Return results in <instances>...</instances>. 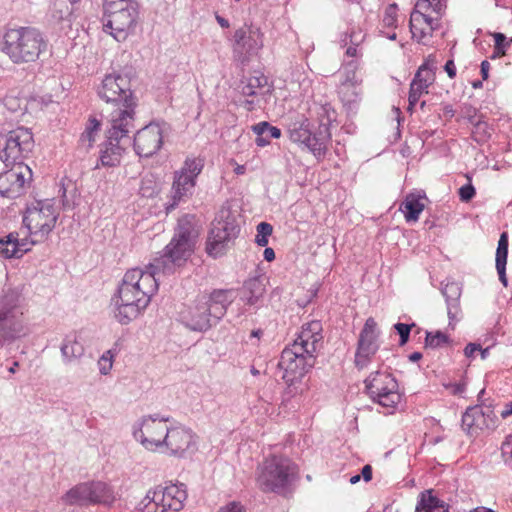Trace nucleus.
<instances>
[{
	"label": "nucleus",
	"instance_id": "nucleus-1",
	"mask_svg": "<svg viewBox=\"0 0 512 512\" xmlns=\"http://www.w3.org/2000/svg\"><path fill=\"white\" fill-rule=\"evenodd\" d=\"M198 232L191 226H178L173 238L164 249V254L155 258L146 270L133 268L128 270L122 279L126 285H132L136 295L148 304L158 290V276L170 275L176 267L183 265L192 255Z\"/></svg>",
	"mask_w": 512,
	"mask_h": 512
},
{
	"label": "nucleus",
	"instance_id": "nucleus-2",
	"mask_svg": "<svg viewBox=\"0 0 512 512\" xmlns=\"http://www.w3.org/2000/svg\"><path fill=\"white\" fill-rule=\"evenodd\" d=\"M322 331L318 320L305 323L293 344L282 351L278 367L284 371L283 379L288 385L285 396L297 393L294 385L314 366L315 353L323 341Z\"/></svg>",
	"mask_w": 512,
	"mask_h": 512
},
{
	"label": "nucleus",
	"instance_id": "nucleus-3",
	"mask_svg": "<svg viewBox=\"0 0 512 512\" xmlns=\"http://www.w3.org/2000/svg\"><path fill=\"white\" fill-rule=\"evenodd\" d=\"M234 299L232 289H215L209 295L198 297L192 305L181 312V321L192 331L205 332L224 317Z\"/></svg>",
	"mask_w": 512,
	"mask_h": 512
},
{
	"label": "nucleus",
	"instance_id": "nucleus-4",
	"mask_svg": "<svg viewBox=\"0 0 512 512\" xmlns=\"http://www.w3.org/2000/svg\"><path fill=\"white\" fill-rule=\"evenodd\" d=\"M335 114L333 109L322 106L317 122L307 118L292 122L288 128L290 140L307 148L317 159L324 158L331 141L330 125Z\"/></svg>",
	"mask_w": 512,
	"mask_h": 512
},
{
	"label": "nucleus",
	"instance_id": "nucleus-5",
	"mask_svg": "<svg viewBox=\"0 0 512 512\" xmlns=\"http://www.w3.org/2000/svg\"><path fill=\"white\" fill-rule=\"evenodd\" d=\"M48 42L43 33L31 26L9 28L1 42V51L14 64L36 62L46 52Z\"/></svg>",
	"mask_w": 512,
	"mask_h": 512
},
{
	"label": "nucleus",
	"instance_id": "nucleus-6",
	"mask_svg": "<svg viewBox=\"0 0 512 512\" xmlns=\"http://www.w3.org/2000/svg\"><path fill=\"white\" fill-rule=\"evenodd\" d=\"M25 297L19 288H6L0 294V343H12L26 336L29 328L24 313Z\"/></svg>",
	"mask_w": 512,
	"mask_h": 512
},
{
	"label": "nucleus",
	"instance_id": "nucleus-7",
	"mask_svg": "<svg viewBox=\"0 0 512 512\" xmlns=\"http://www.w3.org/2000/svg\"><path fill=\"white\" fill-rule=\"evenodd\" d=\"M297 466L287 457L273 455L267 458L257 477L262 491L285 495L296 480Z\"/></svg>",
	"mask_w": 512,
	"mask_h": 512
},
{
	"label": "nucleus",
	"instance_id": "nucleus-8",
	"mask_svg": "<svg viewBox=\"0 0 512 512\" xmlns=\"http://www.w3.org/2000/svg\"><path fill=\"white\" fill-rule=\"evenodd\" d=\"M204 167L201 158H186L180 170L174 173L170 200L166 203V211L171 212L180 202L187 201L194 192L196 179Z\"/></svg>",
	"mask_w": 512,
	"mask_h": 512
},
{
	"label": "nucleus",
	"instance_id": "nucleus-9",
	"mask_svg": "<svg viewBox=\"0 0 512 512\" xmlns=\"http://www.w3.org/2000/svg\"><path fill=\"white\" fill-rule=\"evenodd\" d=\"M138 15V2L128 0L125 5L113 8L111 11H104L103 31L112 35L118 42H122L130 33L134 32Z\"/></svg>",
	"mask_w": 512,
	"mask_h": 512
},
{
	"label": "nucleus",
	"instance_id": "nucleus-10",
	"mask_svg": "<svg viewBox=\"0 0 512 512\" xmlns=\"http://www.w3.org/2000/svg\"><path fill=\"white\" fill-rule=\"evenodd\" d=\"M34 148L32 132L18 127L0 136V162L6 167L18 163L29 156Z\"/></svg>",
	"mask_w": 512,
	"mask_h": 512
},
{
	"label": "nucleus",
	"instance_id": "nucleus-11",
	"mask_svg": "<svg viewBox=\"0 0 512 512\" xmlns=\"http://www.w3.org/2000/svg\"><path fill=\"white\" fill-rule=\"evenodd\" d=\"M97 95L103 101L115 106L138 103L131 88V79L127 75L112 73L106 75L97 88Z\"/></svg>",
	"mask_w": 512,
	"mask_h": 512
},
{
	"label": "nucleus",
	"instance_id": "nucleus-12",
	"mask_svg": "<svg viewBox=\"0 0 512 512\" xmlns=\"http://www.w3.org/2000/svg\"><path fill=\"white\" fill-rule=\"evenodd\" d=\"M29 238L19 239L13 233L0 238V258H21L30 251L31 246L41 242L52 231L51 226H25Z\"/></svg>",
	"mask_w": 512,
	"mask_h": 512
},
{
	"label": "nucleus",
	"instance_id": "nucleus-13",
	"mask_svg": "<svg viewBox=\"0 0 512 512\" xmlns=\"http://www.w3.org/2000/svg\"><path fill=\"white\" fill-rule=\"evenodd\" d=\"M137 102L128 105L115 106L109 114V128L106 136L110 139L120 140L132 144V135L136 132V108Z\"/></svg>",
	"mask_w": 512,
	"mask_h": 512
},
{
	"label": "nucleus",
	"instance_id": "nucleus-14",
	"mask_svg": "<svg viewBox=\"0 0 512 512\" xmlns=\"http://www.w3.org/2000/svg\"><path fill=\"white\" fill-rule=\"evenodd\" d=\"M132 288V285H126L121 281L117 294L112 298L115 318L123 325L137 318L149 305L146 301L142 303V299Z\"/></svg>",
	"mask_w": 512,
	"mask_h": 512
},
{
	"label": "nucleus",
	"instance_id": "nucleus-15",
	"mask_svg": "<svg viewBox=\"0 0 512 512\" xmlns=\"http://www.w3.org/2000/svg\"><path fill=\"white\" fill-rule=\"evenodd\" d=\"M167 418L144 417L138 429L133 432L134 438L150 451L163 449L169 427Z\"/></svg>",
	"mask_w": 512,
	"mask_h": 512
},
{
	"label": "nucleus",
	"instance_id": "nucleus-16",
	"mask_svg": "<svg viewBox=\"0 0 512 512\" xmlns=\"http://www.w3.org/2000/svg\"><path fill=\"white\" fill-rule=\"evenodd\" d=\"M9 166L14 167L0 174V194L13 199L24 193L25 184L32 179V171L23 160Z\"/></svg>",
	"mask_w": 512,
	"mask_h": 512
},
{
	"label": "nucleus",
	"instance_id": "nucleus-17",
	"mask_svg": "<svg viewBox=\"0 0 512 512\" xmlns=\"http://www.w3.org/2000/svg\"><path fill=\"white\" fill-rule=\"evenodd\" d=\"M378 336L379 332L377 331V323L374 318L369 317L366 320L358 339L355 365L359 369L365 368L370 362L371 357L377 352L379 348L377 344Z\"/></svg>",
	"mask_w": 512,
	"mask_h": 512
},
{
	"label": "nucleus",
	"instance_id": "nucleus-18",
	"mask_svg": "<svg viewBox=\"0 0 512 512\" xmlns=\"http://www.w3.org/2000/svg\"><path fill=\"white\" fill-rule=\"evenodd\" d=\"M163 144L161 128L153 123L136 130L132 144L137 155L149 158L156 154Z\"/></svg>",
	"mask_w": 512,
	"mask_h": 512
},
{
	"label": "nucleus",
	"instance_id": "nucleus-19",
	"mask_svg": "<svg viewBox=\"0 0 512 512\" xmlns=\"http://www.w3.org/2000/svg\"><path fill=\"white\" fill-rule=\"evenodd\" d=\"M59 216V207L55 199L34 200L27 204L22 224H55Z\"/></svg>",
	"mask_w": 512,
	"mask_h": 512
},
{
	"label": "nucleus",
	"instance_id": "nucleus-20",
	"mask_svg": "<svg viewBox=\"0 0 512 512\" xmlns=\"http://www.w3.org/2000/svg\"><path fill=\"white\" fill-rule=\"evenodd\" d=\"M239 226H213L208 233L206 252L213 258L223 256L237 237Z\"/></svg>",
	"mask_w": 512,
	"mask_h": 512
},
{
	"label": "nucleus",
	"instance_id": "nucleus-21",
	"mask_svg": "<svg viewBox=\"0 0 512 512\" xmlns=\"http://www.w3.org/2000/svg\"><path fill=\"white\" fill-rule=\"evenodd\" d=\"M195 436L190 429L184 427L169 428L163 448L170 456L184 457L186 452L195 448Z\"/></svg>",
	"mask_w": 512,
	"mask_h": 512
},
{
	"label": "nucleus",
	"instance_id": "nucleus-22",
	"mask_svg": "<svg viewBox=\"0 0 512 512\" xmlns=\"http://www.w3.org/2000/svg\"><path fill=\"white\" fill-rule=\"evenodd\" d=\"M130 145L129 143L110 139V137L106 136V139L99 145V158L95 168L117 167L120 165L122 157Z\"/></svg>",
	"mask_w": 512,
	"mask_h": 512
},
{
	"label": "nucleus",
	"instance_id": "nucleus-23",
	"mask_svg": "<svg viewBox=\"0 0 512 512\" xmlns=\"http://www.w3.org/2000/svg\"><path fill=\"white\" fill-rule=\"evenodd\" d=\"M409 27L412 38L420 42L427 35L431 36L433 31L438 29L439 18H433L427 12L414 8L410 15Z\"/></svg>",
	"mask_w": 512,
	"mask_h": 512
},
{
	"label": "nucleus",
	"instance_id": "nucleus-24",
	"mask_svg": "<svg viewBox=\"0 0 512 512\" xmlns=\"http://www.w3.org/2000/svg\"><path fill=\"white\" fill-rule=\"evenodd\" d=\"M428 198L424 191L414 190L407 193L400 203L398 211L407 222H416L423 212Z\"/></svg>",
	"mask_w": 512,
	"mask_h": 512
},
{
	"label": "nucleus",
	"instance_id": "nucleus-25",
	"mask_svg": "<svg viewBox=\"0 0 512 512\" xmlns=\"http://www.w3.org/2000/svg\"><path fill=\"white\" fill-rule=\"evenodd\" d=\"M442 294L446 299L447 313L451 323L460 312L462 288L457 282H448L442 288Z\"/></svg>",
	"mask_w": 512,
	"mask_h": 512
},
{
	"label": "nucleus",
	"instance_id": "nucleus-26",
	"mask_svg": "<svg viewBox=\"0 0 512 512\" xmlns=\"http://www.w3.org/2000/svg\"><path fill=\"white\" fill-rule=\"evenodd\" d=\"M244 224L245 219L240 213V205L237 201H226L217 212L211 224Z\"/></svg>",
	"mask_w": 512,
	"mask_h": 512
},
{
	"label": "nucleus",
	"instance_id": "nucleus-27",
	"mask_svg": "<svg viewBox=\"0 0 512 512\" xmlns=\"http://www.w3.org/2000/svg\"><path fill=\"white\" fill-rule=\"evenodd\" d=\"M164 495V512H179L183 508V503L187 498V493L184 489L176 485L163 487Z\"/></svg>",
	"mask_w": 512,
	"mask_h": 512
},
{
	"label": "nucleus",
	"instance_id": "nucleus-28",
	"mask_svg": "<svg viewBox=\"0 0 512 512\" xmlns=\"http://www.w3.org/2000/svg\"><path fill=\"white\" fill-rule=\"evenodd\" d=\"M367 394L378 392L379 388L386 385L387 390L398 389L395 378L386 372L376 371L371 373L364 381Z\"/></svg>",
	"mask_w": 512,
	"mask_h": 512
},
{
	"label": "nucleus",
	"instance_id": "nucleus-29",
	"mask_svg": "<svg viewBox=\"0 0 512 512\" xmlns=\"http://www.w3.org/2000/svg\"><path fill=\"white\" fill-rule=\"evenodd\" d=\"M486 412L476 405L468 407L462 416V429L469 435L474 429H483L486 426Z\"/></svg>",
	"mask_w": 512,
	"mask_h": 512
},
{
	"label": "nucleus",
	"instance_id": "nucleus-30",
	"mask_svg": "<svg viewBox=\"0 0 512 512\" xmlns=\"http://www.w3.org/2000/svg\"><path fill=\"white\" fill-rule=\"evenodd\" d=\"M251 130L256 134L255 143L258 147H265L270 144L271 139H278L282 135L281 129L267 121L253 125Z\"/></svg>",
	"mask_w": 512,
	"mask_h": 512
},
{
	"label": "nucleus",
	"instance_id": "nucleus-31",
	"mask_svg": "<svg viewBox=\"0 0 512 512\" xmlns=\"http://www.w3.org/2000/svg\"><path fill=\"white\" fill-rule=\"evenodd\" d=\"M508 235L506 232H503L500 235L498 246L496 250V270L499 276L500 282L507 287L508 280L506 276V264H507V256H508Z\"/></svg>",
	"mask_w": 512,
	"mask_h": 512
},
{
	"label": "nucleus",
	"instance_id": "nucleus-32",
	"mask_svg": "<svg viewBox=\"0 0 512 512\" xmlns=\"http://www.w3.org/2000/svg\"><path fill=\"white\" fill-rule=\"evenodd\" d=\"M267 78L264 75L248 77L241 81V94L245 97H255L270 93Z\"/></svg>",
	"mask_w": 512,
	"mask_h": 512
},
{
	"label": "nucleus",
	"instance_id": "nucleus-33",
	"mask_svg": "<svg viewBox=\"0 0 512 512\" xmlns=\"http://www.w3.org/2000/svg\"><path fill=\"white\" fill-rule=\"evenodd\" d=\"M90 497L91 491L89 490L88 483H80L63 495L62 500L70 506H85L91 503Z\"/></svg>",
	"mask_w": 512,
	"mask_h": 512
},
{
	"label": "nucleus",
	"instance_id": "nucleus-34",
	"mask_svg": "<svg viewBox=\"0 0 512 512\" xmlns=\"http://www.w3.org/2000/svg\"><path fill=\"white\" fill-rule=\"evenodd\" d=\"M415 512H448V506L434 496L431 490H426L421 493Z\"/></svg>",
	"mask_w": 512,
	"mask_h": 512
},
{
	"label": "nucleus",
	"instance_id": "nucleus-35",
	"mask_svg": "<svg viewBox=\"0 0 512 512\" xmlns=\"http://www.w3.org/2000/svg\"><path fill=\"white\" fill-rule=\"evenodd\" d=\"M243 290L246 295V303L248 305H256L266 292L264 279L254 277L245 281Z\"/></svg>",
	"mask_w": 512,
	"mask_h": 512
},
{
	"label": "nucleus",
	"instance_id": "nucleus-36",
	"mask_svg": "<svg viewBox=\"0 0 512 512\" xmlns=\"http://www.w3.org/2000/svg\"><path fill=\"white\" fill-rule=\"evenodd\" d=\"M60 350L66 362H71L84 354V346L78 341L76 333L69 334L65 337Z\"/></svg>",
	"mask_w": 512,
	"mask_h": 512
},
{
	"label": "nucleus",
	"instance_id": "nucleus-37",
	"mask_svg": "<svg viewBox=\"0 0 512 512\" xmlns=\"http://www.w3.org/2000/svg\"><path fill=\"white\" fill-rule=\"evenodd\" d=\"M436 69V56L430 54L424 59L423 63L419 66L413 79H416L418 82L423 81L424 85H426V83L433 84L436 79Z\"/></svg>",
	"mask_w": 512,
	"mask_h": 512
},
{
	"label": "nucleus",
	"instance_id": "nucleus-38",
	"mask_svg": "<svg viewBox=\"0 0 512 512\" xmlns=\"http://www.w3.org/2000/svg\"><path fill=\"white\" fill-rule=\"evenodd\" d=\"M75 9L67 0H50L49 15L57 21L70 22Z\"/></svg>",
	"mask_w": 512,
	"mask_h": 512
},
{
	"label": "nucleus",
	"instance_id": "nucleus-39",
	"mask_svg": "<svg viewBox=\"0 0 512 512\" xmlns=\"http://www.w3.org/2000/svg\"><path fill=\"white\" fill-rule=\"evenodd\" d=\"M371 400L386 408H394L400 401L398 389L387 390L386 385L379 388L378 393L369 394Z\"/></svg>",
	"mask_w": 512,
	"mask_h": 512
},
{
	"label": "nucleus",
	"instance_id": "nucleus-40",
	"mask_svg": "<svg viewBox=\"0 0 512 512\" xmlns=\"http://www.w3.org/2000/svg\"><path fill=\"white\" fill-rule=\"evenodd\" d=\"M91 491V503H110L113 500L112 491L109 486L103 482L88 483Z\"/></svg>",
	"mask_w": 512,
	"mask_h": 512
},
{
	"label": "nucleus",
	"instance_id": "nucleus-41",
	"mask_svg": "<svg viewBox=\"0 0 512 512\" xmlns=\"http://www.w3.org/2000/svg\"><path fill=\"white\" fill-rule=\"evenodd\" d=\"M252 38L247 35V31L244 28H239L234 32L233 35V52L239 57L245 53H248L251 46Z\"/></svg>",
	"mask_w": 512,
	"mask_h": 512
},
{
	"label": "nucleus",
	"instance_id": "nucleus-42",
	"mask_svg": "<svg viewBox=\"0 0 512 512\" xmlns=\"http://www.w3.org/2000/svg\"><path fill=\"white\" fill-rule=\"evenodd\" d=\"M358 69V61L356 59H352L347 61L342 66V74L344 76L343 85H350L351 87H356L361 83V79L357 76Z\"/></svg>",
	"mask_w": 512,
	"mask_h": 512
},
{
	"label": "nucleus",
	"instance_id": "nucleus-43",
	"mask_svg": "<svg viewBox=\"0 0 512 512\" xmlns=\"http://www.w3.org/2000/svg\"><path fill=\"white\" fill-rule=\"evenodd\" d=\"M478 109L470 103H463L460 108L461 118L466 119L474 128L487 127V123L478 118Z\"/></svg>",
	"mask_w": 512,
	"mask_h": 512
},
{
	"label": "nucleus",
	"instance_id": "nucleus-44",
	"mask_svg": "<svg viewBox=\"0 0 512 512\" xmlns=\"http://www.w3.org/2000/svg\"><path fill=\"white\" fill-rule=\"evenodd\" d=\"M494 38V49L491 56L492 59L501 58L506 55L508 49L512 44V37L510 39L504 33L495 32L492 34Z\"/></svg>",
	"mask_w": 512,
	"mask_h": 512
},
{
	"label": "nucleus",
	"instance_id": "nucleus-45",
	"mask_svg": "<svg viewBox=\"0 0 512 512\" xmlns=\"http://www.w3.org/2000/svg\"><path fill=\"white\" fill-rule=\"evenodd\" d=\"M58 194L63 207L70 208L74 204V198L76 195V187L74 183L71 180H69L67 184L62 181Z\"/></svg>",
	"mask_w": 512,
	"mask_h": 512
},
{
	"label": "nucleus",
	"instance_id": "nucleus-46",
	"mask_svg": "<svg viewBox=\"0 0 512 512\" xmlns=\"http://www.w3.org/2000/svg\"><path fill=\"white\" fill-rule=\"evenodd\" d=\"M101 123L95 117H90L85 130L80 136V141L82 143L88 142V148L92 147L95 141V135L99 131Z\"/></svg>",
	"mask_w": 512,
	"mask_h": 512
},
{
	"label": "nucleus",
	"instance_id": "nucleus-47",
	"mask_svg": "<svg viewBox=\"0 0 512 512\" xmlns=\"http://www.w3.org/2000/svg\"><path fill=\"white\" fill-rule=\"evenodd\" d=\"M158 184L153 174H147L141 179L139 193L142 197L151 198L158 193Z\"/></svg>",
	"mask_w": 512,
	"mask_h": 512
},
{
	"label": "nucleus",
	"instance_id": "nucleus-48",
	"mask_svg": "<svg viewBox=\"0 0 512 512\" xmlns=\"http://www.w3.org/2000/svg\"><path fill=\"white\" fill-rule=\"evenodd\" d=\"M397 12L398 5L396 3L389 4L384 11L382 18V26L385 28H396L397 27Z\"/></svg>",
	"mask_w": 512,
	"mask_h": 512
},
{
	"label": "nucleus",
	"instance_id": "nucleus-49",
	"mask_svg": "<svg viewBox=\"0 0 512 512\" xmlns=\"http://www.w3.org/2000/svg\"><path fill=\"white\" fill-rule=\"evenodd\" d=\"M446 5L443 0H418L415 8L428 12L432 10L436 14L440 15L445 9Z\"/></svg>",
	"mask_w": 512,
	"mask_h": 512
},
{
	"label": "nucleus",
	"instance_id": "nucleus-50",
	"mask_svg": "<svg viewBox=\"0 0 512 512\" xmlns=\"http://www.w3.org/2000/svg\"><path fill=\"white\" fill-rule=\"evenodd\" d=\"M449 342V338L446 334L441 331H436L435 333L427 332L425 338V345L429 348H438Z\"/></svg>",
	"mask_w": 512,
	"mask_h": 512
},
{
	"label": "nucleus",
	"instance_id": "nucleus-51",
	"mask_svg": "<svg viewBox=\"0 0 512 512\" xmlns=\"http://www.w3.org/2000/svg\"><path fill=\"white\" fill-rule=\"evenodd\" d=\"M274 226H257V235L255 242L262 247H265L269 243V237L273 233Z\"/></svg>",
	"mask_w": 512,
	"mask_h": 512
},
{
	"label": "nucleus",
	"instance_id": "nucleus-52",
	"mask_svg": "<svg viewBox=\"0 0 512 512\" xmlns=\"http://www.w3.org/2000/svg\"><path fill=\"white\" fill-rule=\"evenodd\" d=\"M365 38V35L363 34L362 30L358 29L355 30L354 28L351 29L349 34L345 35V38L342 39V43L346 46L348 44H352L354 46H360V44L363 42Z\"/></svg>",
	"mask_w": 512,
	"mask_h": 512
},
{
	"label": "nucleus",
	"instance_id": "nucleus-53",
	"mask_svg": "<svg viewBox=\"0 0 512 512\" xmlns=\"http://www.w3.org/2000/svg\"><path fill=\"white\" fill-rule=\"evenodd\" d=\"M415 326V324H404V323H396L394 325L395 330L400 336L399 344L401 346L405 345L409 341L411 328Z\"/></svg>",
	"mask_w": 512,
	"mask_h": 512
},
{
	"label": "nucleus",
	"instance_id": "nucleus-54",
	"mask_svg": "<svg viewBox=\"0 0 512 512\" xmlns=\"http://www.w3.org/2000/svg\"><path fill=\"white\" fill-rule=\"evenodd\" d=\"M154 509L153 512H164L163 504H164V495H163V487L157 486L153 489L152 498Z\"/></svg>",
	"mask_w": 512,
	"mask_h": 512
},
{
	"label": "nucleus",
	"instance_id": "nucleus-55",
	"mask_svg": "<svg viewBox=\"0 0 512 512\" xmlns=\"http://www.w3.org/2000/svg\"><path fill=\"white\" fill-rule=\"evenodd\" d=\"M458 195L462 202L467 203L476 195L475 187L471 183H467L459 188Z\"/></svg>",
	"mask_w": 512,
	"mask_h": 512
},
{
	"label": "nucleus",
	"instance_id": "nucleus-56",
	"mask_svg": "<svg viewBox=\"0 0 512 512\" xmlns=\"http://www.w3.org/2000/svg\"><path fill=\"white\" fill-rule=\"evenodd\" d=\"M432 84H428L426 83V85H424V82L421 81V82H418L416 79H412L411 83H410V90L409 92L411 94H416V97L420 98L423 94H427L428 93V88L431 86Z\"/></svg>",
	"mask_w": 512,
	"mask_h": 512
},
{
	"label": "nucleus",
	"instance_id": "nucleus-57",
	"mask_svg": "<svg viewBox=\"0 0 512 512\" xmlns=\"http://www.w3.org/2000/svg\"><path fill=\"white\" fill-rule=\"evenodd\" d=\"M502 456L505 458V461L508 459L512 460V435H508L501 446Z\"/></svg>",
	"mask_w": 512,
	"mask_h": 512
},
{
	"label": "nucleus",
	"instance_id": "nucleus-58",
	"mask_svg": "<svg viewBox=\"0 0 512 512\" xmlns=\"http://www.w3.org/2000/svg\"><path fill=\"white\" fill-rule=\"evenodd\" d=\"M153 490H149L144 497V499L140 502V509L146 512H153V509L150 508V505L153 503L152 498Z\"/></svg>",
	"mask_w": 512,
	"mask_h": 512
},
{
	"label": "nucleus",
	"instance_id": "nucleus-59",
	"mask_svg": "<svg viewBox=\"0 0 512 512\" xmlns=\"http://www.w3.org/2000/svg\"><path fill=\"white\" fill-rule=\"evenodd\" d=\"M219 512H245L244 507L238 502H231L220 508Z\"/></svg>",
	"mask_w": 512,
	"mask_h": 512
},
{
	"label": "nucleus",
	"instance_id": "nucleus-60",
	"mask_svg": "<svg viewBox=\"0 0 512 512\" xmlns=\"http://www.w3.org/2000/svg\"><path fill=\"white\" fill-rule=\"evenodd\" d=\"M240 106L243 107L245 110L251 112L253 110L256 109L257 106H259L258 104V100H255V99H244L243 101H240Z\"/></svg>",
	"mask_w": 512,
	"mask_h": 512
},
{
	"label": "nucleus",
	"instance_id": "nucleus-61",
	"mask_svg": "<svg viewBox=\"0 0 512 512\" xmlns=\"http://www.w3.org/2000/svg\"><path fill=\"white\" fill-rule=\"evenodd\" d=\"M444 70L446 71L447 75L449 76L450 79H453L455 76H456V66L454 64V61L452 59H449L445 65H444Z\"/></svg>",
	"mask_w": 512,
	"mask_h": 512
},
{
	"label": "nucleus",
	"instance_id": "nucleus-62",
	"mask_svg": "<svg viewBox=\"0 0 512 512\" xmlns=\"http://www.w3.org/2000/svg\"><path fill=\"white\" fill-rule=\"evenodd\" d=\"M478 350H481V346L479 344L469 343L464 349V354L466 357H472Z\"/></svg>",
	"mask_w": 512,
	"mask_h": 512
},
{
	"label": "nucleus",
	"instance_id": "nucleus-63",
	"mask_svg": "<svg viewBox=\"0 0 512 512\" xmlns=\"http://www.w3.org/2000/svg\"><path fill=\"white\" fill-rule=\"evenodd\" d=\"M490 63L487 60H483L480 65V73L483 80L489 78Z\"/></svg>",
	"mask_w": 512,
	"mask_h": 512
},
{
	"label": "nucleus",
	"instance_id": "nucleus-64",
	"mask_svg": "<svg viewBox=\"0 0 512 512\" xmlns=\"http://www.w3.org/2000/svg\"><path fill=\"white\" fill-rule=\"evenodd\" d=\"M443 116L447 120H451L455 116V110L451 104L443 105Z\"/></svg>",
	"mask_w": 512,
	"mask_h": 512
}]
</instances>
